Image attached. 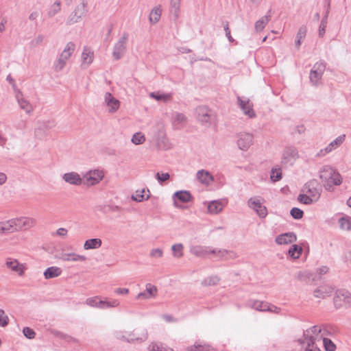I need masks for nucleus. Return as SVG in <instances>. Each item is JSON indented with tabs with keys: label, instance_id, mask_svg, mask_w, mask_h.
Masks as SVG:
<instances>
[{
	"label": "nucleus",
	"instance_id": "54",
	"mask_svg": "<svg viewBox=\"0 0 351 351\" xmlns=\"http://www.w3.org/2000/svg\"><path fill=\"white\" fill-rule=\"evenodd\" d=\"M52 333L55 336H56V337H59L60 339H64V340H65V341H66L68 342H71V341L75 342L76 341V340L74 338H73V337H70V336H69V335H67L66 334H64V333H62L61 332L54 330V331H52Z\"/></svg>",
	"mask_w": 351,
	"mask_h": 351
},
{
	"label": "nucleus",
	"instance_id": "12",
	"mask_svg": "<svg viewBox=\"0 0 351 351\" xmlns=\"http://www.w3.org/2000/svg\"><path fill=\"white\" fill-rule=\"evenodd\" d=\"M14 220L17 232L29 230L36 224V220L29 217L14 218Z\"/></svg>",
	"mask_w": 351,
	"mask_h": 351
},
{
	"label": "nucleus",
	"instance_id": "8",
	"mask_svg": "<svg viewBox=\"0 0 351 351\" xmlns=\"http://www.w3.org/2000/svg\"><path fill=\"white\" fill-rule=\"evenodd\" d=\"M334 306L337 309L351 306V293L346 289L337 290L333 298Z\"/></svg>",
	"mask_w": 351,
	"mask_h": 351
},
{
	"label": "nucleus",
	"instance_id": "16",
	"mask_svg": "<svg viewBox=\"0 0 351 351\" xmlns=\"http://www.w3.org/2000/svg\"><path fill=\"white\" fill-rule=\"evenodd\" d=\"M298 158V153L294 147H287L285 149L282 157V163L283 165H293Z\"/></svg>",
	"mask_w": 351,
	"mask_h": 351
},
{
	"label": "nucleus",
	"instance_id": "31",
	"mask_svg": "<svg viewBox=\"0 0 351 351\" xmlns=\"http://www.w3.org/2000/svg\"><path fill=\"white\" fill-rule=\"evenodd\" d=\"M270 12L271 10H269L264 16L261 18L255 23L254 28L256 32H261L265 28L266 25L269 22L271 17Z\"/></svg>",
	"mask_w": 351,
	"mask_h": 351
},
{
	"label": "nucleus",
	"instance_id": "2",
	"mask_svg": "<svg viewBox=\"0 0 351 351\" xmlns=\"http://www.w3.org/2000/svg\"><path fill=\"white\" fill-rule=\"evenodd\" d=\"M319 173V178L324 182V187L328 191H332L334 186H339L342 182L341 175L331 166H324Z\"/></svg>",
	"mask_w": 351,
	"mask_h": 351
},
{
	"label": "nucleus",
	"instance_id": "53",
	"mask_svg": "<svg viewBox=\"0 0 351 351\" xmlns=\"http://www.w3.org/2000/svg\"><path fill=\"white\" fill-rule=\"evenodd\" d=\"M282 178V172L280 169L273 168L271 171L270 179L273 182L279 181Z\"/></svg>",
	"mask_w": 351,
	"mask_h": 351
},
{
	"label": "nucleus",
	"instance_id": "14",
	"mask_svg": "<svg viewBox=\"0 0 351 351\" xmlns=\"http://www.w3.org/2000/svg\"><path fill=\"white\" fill-rule=\"evenodd\" d=\"M238 105L243 111V113L249 118H254L256 116L253 110V104L248 98L237 96Z\"/></svg>",
	"mask_w": 351,
	"mask_h": 351
},
{
	"label": "nucleus",
	"instance_id": "10",
	"mask_svg": "<svg viewBox=\"0 0 351 351\" xmlns=\"http://www.w3.org/2000/svg\"><path fill=\"white\" fill-rule=\"evenodd\" d=\"M302 191L317 202L320 197L322 188L316 180H311L304 184Z\"/></svg>",
	"mask_w": 351,
	"mask_h": 351
},
{
	"label": "nucleus",
	"instance_id": "47",
	"mask_svg": "<svg viewBox=\"0 0 351 351\" xmlns=\"http://www.w3.org/2000/svg\"><path fill=\"white\" fill-rule=\"evenodd\" d=\"M150 97L155 99L157 101H168L171 98V94H162L160 93H151L149 94Z\"/></svg>",
	"mask_w": 351,
	"mask_h": 351
},
{
	"label": "nucleus",
	"instance_id": "32",
	"mask_svg": "<svg viewBox=\"0 0 351 351\" xmlns=\"http://www.w3.org/2000/svg\"><path fill=\"white\" fill-rule=\"evenodd\" d=\"M180 11V0H171L169 12L173 17V20L176 21L179 18Z\"/></svg>",
	"mask_w": 351,
	"mask_h": 351
},
{
	"label": "nucleus",
	"instance_id": "44",
	"mask_svg": "<svg viewBox=\"0 0 351 351\" xmlns=\"http://www.w3.org/2000/svg\"><path fill=\"white\" fill-rule=\"evenodd\" d=\"M55 125L54 121H38V129L40 130H51Z\"/></svg>",
	"mask_w": 351,
	"mask_h": 351
},
{
	"label": "nucleus",
	"instance_id": "11",
	"mask_svg": "<svg viewBox=\"0 0 351 351\" xmlns=\"http://www.w3.org/2000/svg\"><path fill=\"white\" fill-rule=\"evenodd\" d=\"M104 173L100 169L90 170L86 172L83 178L85 180V184L87 185H95L98 184L104 178Z\"/></svg>",
	"mask_w": 351,
	"mask_h": 351
},
{
	"label": "nucleus",
	"instance_id": "48",
	"mask_svg": "<svg viewBox=\"0 0 351 351\" xmlns=\"http://www.w3.org/2000/svg\"><path fill=\"white\" fill-rule=\"evenodd\" d=\"M298 200L306 205H310L316 202L315 200H313V199L307 194H300L298 197Z\"/></svg>",
	"mask_w": 351,
	"mask_h": 351
},
{
	"label": "nucleus",
	"instance_id": "3",
	"mask_svg": "<svg viewBox=\"0 0 351 351\" xmlns=\"http://www.w3.org/2000/svg\"><path fill=\"white\" fill-rule=\"evenodd\" d=\"M88 13V2L82 0L77 4L66 19V25H71L80 22Z\"/></svg>",
	"mask_w": 351,
	"mask_h": 351
},
{
	"label": "nucleus",
	"instance_id": "15",
	"mask_svg": "<svg viewBox=\"0 0 351 351\" xmlns=\"http://www.w3.org/2000/svg\"><path fill=\"white\" fill-rule=\"evenodd\" d=\"M189 252L195 256L202 258H206L210 252H215L210 247L199 245H191Z\"/></svg>",
	"mask_w": 351,
	"mask_h": 351
},
{
	"label": "nucleus",
	"instance_id": "27",
	"mask_svg": "<svg viewBox=\"0 0 351 351\" xmlns=\"http://www.w3.org/2000/svg\"><path fill=\"white\" fill-rule=\"evenodd\" d=\"M6 266L14 272H16L20 276L24 274L25 267L23 264L19 263L16 259L8 258L5 263Z\"/></svg>",
	"mask_w": 351,
	"mask_h": 351
},
{
	"label": "nucleus",
	"instance_id": "56",
	"mask_svg": "<svg viewBox=\"0 0 351 351\" xmlns=\"http://www.w3.org/2000/svg\"><path fill=\"white\" fill-rule=\"evenodd\" d=\"M290 214L293 218L300 219L302 218L304 212L298 208H293L290 211Z\"/></svg>",
	"mask_w": 351,
	"mask_h": 351
},
{
	"label": "nucleus",
	"instance_id": "26",
	"mask_svg": "<svg viewBox=\"0 0 351 351\" xmlns=\"http://www.w3.org/2000/svg\"><path fill=\"white\" fill-rule=\"evenodd\" d=\"M62 179L70 184L79 186L82 183V178L74 171L66 173L62 176Z\"/></svg>",
	"mask_w": 351,
	"mask_h": 351
},
{
	"label": "nucleus",
	"instance_id": "28",
	"mask_svg": "<svg viewBox=\"0 0 351 351\" xmlns=\"http://www.w3.org/2000/svg\"><path fill=\"white\" fill-rule=\"evenodd\" d=\"M334 288L330 285H322L314 291L313 295L316 298L324 299L328 296H330Z\"/></svg>",
	"mask_w": 351,
	"mask_h": 351
},
{
	"label": "nucleus",
	"instance_id": "50",
	"mask_svg": "<svg viewBox=\"0 0 351 351\" xmlns=\"http://www.w3.org/2000/svg\"><path fill=\"white\" fill-rule=\"evenodd\" d=\"M215 252H210V254L216 255L221 261H227L228 258L226 257L227 255V250L225 249H214L212 248Z\"/></svg>",
	"mask_w": 351,
	"mask_h": 351
},
{
	"label": "nucleus",
	"instance_id": "1",
	"mask_svg": "<svg viewBox=\"0 0 351 351\" xmlns=\"http://www.w3.org/2000/svg\"><path fill=\"white\" fill-rule=\"evenodd\" d=\"M322 332L324 335L326 330L318 326H314L311 328L305 330L303 339L298 340L301 348L294 351H320L312 338L321 339L323 337V335H322Z\"/></svg>",
	"mask_w": 351,
	"mask_h": 351
},
{
	"label": "nucleus",
	"instance_id": "59",
	"mask_svg": "<svg viewBox=\"0 0 351 351\" xmlns=\"http://www.w3.org/2000/svg\"><path fill=\"white\" fill-rule=\"evenodd\" d=\"M104 302V306L106 308H114L117 307L119 305V302L118 300L112 299L110 300H103Z\"/></svg>",
	"mask_w": 351,
	"mask_h": 351
},
{
	"label": "nucleus",
	"instance_id": "20",
	"mask_svg": "<svg viewBox=\"0 0 351 351\" xmlns=\"http://www.w3.org/2000/svg\"><path fill=\"white\" fill-rule=\"evenodd\" d=\"M152 141L160 149H167L170 147V144L165 133H154Z\"/></svg>",
	"mask_w": 351,
	"mask_h": 351
},
{
	"label": "nucleus",
	"instance_id": "36",
	"mask_svg": "<svg viewBox=\"0 0 351 351\" xmlns=\"http://www.w3.org/2000/svg\"><path fill=\"white\" fill-rule=\"evenodd\" d=\"M102 241L100 239H90L86 240L84 243V248L86 250L98 249L101 246Z\"/></svg>",
	"mask_w": 351,
	"mask_h": 351
},
{
	"label": "nucleus",
	"instance_id": "30",
	"mask_svg": "<svg viewBox=\"0 0 351 351\" xmlns=\"http://www.w3.org/2000/svg\"><path fill=\"white\" fill-rule=\"evenodd\" d=\"M196 178L199 182L205 185H209L213 181V176L208 171L204 169L197 172Z\"/></svg>",
	"mask_w": 351,
	"mask_h": 351
},
{
	"label": "nucleus",
	"instance_id": "7",
	"mask_svg": "<svg viewBox=\"0 0 351 351\" xmlns=\"http://www.w3.org/2000/svg\"><path fill=\"white\" fill-rule=\"evenodd\" d=\"M247 306L261 312H270L278 314L280 311V308L271 303L256 300H248L247 302Z\"/></svg>",
	"mask_w": 351,
	"mask_h": 351
},
{
	"label": "nucleus",
	"instance_id": "43",
	"mask_svg": "<svg viewBox=\"0 0 351 351\" xmlns=\"http://www.w3.org/2000/svg\"><path fill=\"white\" fill-rule=\"evenodd\" d=\"M302 252V247L298 245H293L288 251L289 256L293 259H297L300 257Z\"/></svg>",
	"mask_w": 351,
	"mask_h": 351
},
{
	"label": "nucleus",
	"instance_id": "29",
	"mask_svg": "<svg viewBox=\"0 0 351 351\" xmlns=\"http://www.w3.org/2000/svg\"><path fill=\"white\" fill-rule=\"evenodd\" d=\"M296 240L297 237L293 232L284 233L276 238V242L279 245L292 243Z\"/></svg>",
	"mask_w": 351,
	"mask_h": 351
},
{
	"label": "nucleus",
	"instance_id": "34",
	"mask_svg": "<svg viewBox=\"0 0 351 351\" xmlns=\"http://www.w3.org/2000/svg\"><path fill=\"white\" fill-rule=\"evenodd\" d=\"M62 274V269L58 267H48L44 271V276L45 279H51L60 276Z\"/></svg>",
	"mask_w": 351,
	"mask_h": 351
},
{
	"label": "nucleus",
	"instance_id": "4",
	"mask_svg": "<svg viewBox=\"0 0 351 351\" xmlns=\"http://www.w3.org/2000/svg\"><path fill=\"white\" fill-rule=\"evenodd\" d=\"M75 49V45L73 42H69L65 46L64 50L59 55L56 60L54 61L53 67L55 71L60 72L63 70L68 60L71 57Z\"/></svg>",
	"mask_w": 351,
	"mask_h": 351
},
{
	"label": "nucleus",
	"instance_id": "41",
	"mask_svg": "<svg viewBox=\"0 0 351 351\" xmlns=\"http://www.w3.org/2000/svg\"><path fill=\"white\" fill-rule=\"evenodd\" d=\"M306 34V26H301L296 35V39L295 41V45L297 49H299L301 44L302 40L305 38Z\"/></svg>",
	"mask_w": 351,
	"mask_h": 351
},
{
	"label": "nucleus",
	"instance_id": "60",
	"mask_svg": "<svg viewBox=\"0 0 351 351\" xmlns=\"http://www.w3.org/2000/svg\"><path fill=\"white\" fill-rule=\"evenodd\" d=\"M23 335L25 337L29 339H32L35 337V332L29 327H25L23 330Z\"/></svg>",
	"mask_w": 351,
	"mask_h": 351
},
{
	"label": "nucleus",
	"instance_id": "55",
	"mask_svg": "<svg viewBox=\"0 0 351 351\" xmlns=\"http://www.w3.org/2000/svg\"><path fill=\"white\" fill-rule=\"evenodd\" d=\"M145 192V189H142L141 191H139V190L136 191L135 194L132 195V199H133L134 201L138 202H142L144 199Z\"/></svg>",
	"mask_w": 351,
	"mask_h": 351
},
{
	"label": "nucleus",
	"instance_id": "62",
	"mask_svg": "<svg viewBox=\"0 0 351 351\" xmlns=\"http://www.w3.org/2000/svg\"><path fill=\"white\" fill-rule=\"evenodd\" d=\"M149 255L152 258H160L163 255V251L160 248H154L150 251Z\"/></svg>",
	"mask_w": 351,
	"mask_h": 351
},
{
	"label": "nucleus",
	"instance_id": "35",
	"mask_svg": "<svg viewBox=\"0 0 351 351\" xmlns=\"http://www.w3.org/2000/svg\"><path fill=\"white\" fill-rule=\"evenodd\" d=\"M3 234L17 232L14 218L5 221H1Z\"/></svg>",
	"mask_w": 351,
	"mask_h": 351
},
{
	"label": "nucleus",
	"instance_id": "17",
	"mask_svg": "<svg viewBox=\"0 0 351 351\" xmlns=\"http://www.w3.org/2000/svg\"><path fill=\"white\" fill-rule=\"evenodd\" d=\"M188 119L185 114L181 112H176L173 114L172 124L175 130H182L187 125Z\"/></svg>",
	"mask_w": 351,
	"mask_h": 351
},
{
	"label": "nucleus",
	"instance_id": "5",
	"mask_svg": "<svg viewBox=\"0 0 351 351\" xmlns=\"http://www.w3.org/2000/svg\"><path fill=\"white\" fill-rule=\"evenodd\" d=\"M195 116L199 122L202 125H210L215 123L216 114L215 112L206 106H199L195 110Z\"/></svg>",
	"mask_w": 351,
	"mask_h": 351
},
{
	"label": "nucleus",
	"instance_id": "49",
	"mask_svg": "<svg viewBox=\"0 0 351 351\" xmlns=\"http://www.w3.org/2000/svg\"><path fill=\"white\" fill-rule=\"evenodd\" d=\"M339 223L341 229L350 230L351 229V218L341 217L339 220Z\"/></svg>",
	"mask_w": 351,
	"mask_h": 351
},
{
	"label": "nucleus",
	"instance_id": "23",
	"mask_svg": "<svg viewBox=\"0 0 351 351\" xmlns=\"http://www.w3.org/2000/svg\"><path fill=\"white\" fill-rule=\"evenodd\" d=\"M16 99L17 100V102L20 106V108L25 110L26 113L30 114L33 112V107L30 104V103L25 99L22 93L20 90H17L16 93Z\"/></svg>",
	"mask_w": 351,
	"mask_h": 351
},
{
	"label": "nucleus",
	"instance_id": "21",
	"mask_svg": "<svg viewBox=\"0 0 351 351\" xmlns=\"http://www.w3.org/2000/svg\"><path fill=\"white\" fill-rule=\"evenodd\" d=\"M104 100L108 108L109 112L113 113L119 109L120 102L118 99H115L111 93H106Z\"/></svg>",
	"mask_w": 351,
	"mask_h": 351
},
{
	"label": "nucleus",
	"instance_id": "45",
	"mask_svg": "<svg viewBox=\"0 0 351 351\" xmlns=\"http://www.w3.org/2000/svg\"><path fill=\"white\" fill-rule=\"evenodd\" d=\"M219 281L220 278L218 276H211L204 278L202 282V285L204 286H214L217 285Z\"/></svg>",
	"mask_w": 351,
	"mask_h": 351
},
{
	"label": "nucleus",
	"instance_id": "13",
	"mask_svg": "<svg viewBox=\"0 0 351 351\" xmlns=\"http://www.w3.org/2000/svg\"><path fill=\"white\" fill-rule=\"evenodd\" d=\"M247 204L249 207L253 209L260 217L264 218L267 216V208L263 205L259 197H251L248 200Z\"/></svg>",
	"mask_w": 351,
	"mask_h": 351
},
{
	"label": "nucleus",
	"instance_id": "52",
	"mask_svg": "<svg viewBox=\"0 0 351 351\" xmlns=\"http://www.w3.org/2000/svg\"><path fill=\"white\" fill-rule=\"evenodd\" d=\"M145 138L142 133H134L131 141L135 145H140L145 142Z\"/></svg>",
	"mask_w": 351,
	"mask_h": 351
},
{
	"label": "nucleus",
	"instance_id": "61",
	"mask_svg": "<svg viewBox=\"0 0 351 351\" xmlns=\"http://www.w3.org/2000/svg\"><path fill=\"white\" fill-rule=\"evenodd\" d=\"M156 178L160 183H162L169 179L170 175L168 173H160L158 172L156 174Z\"/></svg>",
	"mask_w": 351,
	"mask_h": 351
},
{
	"label": "nucleus",
	"instance_id": "37",
	"mask_svg": "<svg viewBox=\"0 0 351 351\" xmlns=\"http://www.w3.org/2000/svg\"><path fill=\"white\" fill-rule=\"evenodd\" d=\"M62 3L59 0L56 1L47 10V16L48 18H53L61 10Z\"/></svg>",
	"mask_w": 351,
	"mask_h": 351
},
{
	"label": "nucleus",
	"instance_id": "57",
	"mask_svg": "<svg viewBox=\"0 0 351 351\" xmlns=\"http://www.w3.org/2000/svg\"><path fill=\"white\" fill-rule=\"evenodd\" d=\"M45 39V36L43 34H38L34 39L30 42V46L32 47H36L41 45Z\"/></svg>",
	"mask_w": 351,
	"mask_h": 351
},
{
	"label": "nucleus",
	"instance_id": "22",
	"mask_svg": "<svg viewBox=\"0 0 351 351\" xmlns=\"http://www.w3.org/2000/svg\"><path fill=\"white\" fill-rule=\"evenodd\" d=\"M322 328H325L326 330V334H323L324 332H322V335H323V337L321 339H315L313 337V341H315V344L317 346V342L322 341L323 345L325 348V350L326 351H335L336 348V346L335 343L329 339L326 338V336L328 335V330L324 326H320Z\"/></svg>",
	"mask_w": 351,
	"mask_h": 351
},
{
	"label": "nucleus",
	"instance_id": "46",
	"mask_svg": "<svg viewBox=\"0 0 351 351\" xmlns=\"http://www.w3.org/2000/svg\"><path fill=\"white\" fill-rule=\"evenodd\" d=\"M184 245L182 243H176L171 246L173 256L175 258H181L183 256Z\"/></svg>",
	"mask_w": 351,
	"mask_h": 351
},
{
	"label": "nucleus",
	"instance_id": "38",
	"mask_svg": "<svg viewBox=\"0 0 351 351\" xmlns=\"http://www.w3.org/2000/svg\"><path fill=\"white\" fill-rule=\"evenodd\" d=\"M162 10L160 7L154 8L149 14V21L152 24L157 23L161 17Z\"/></svg>",
	"mask_w": 351,
	"mask_h": 351
},
{
	"label": "nucleus",
	"instance_id": "25",
	"mask_svg": "<svg viewBox=\"0 0 351 351\" xmlns=\"http://www.w3.org/2000/svg\"><path fill=\"white\" fill-rule=\"evenodd\" d=\"M93 51L90 48L85 47L82 53V68L86 69L93 62Z\"/></svg>",
	"mask_w": 351,
	"mask_h": 351
},
{
	"label": "nucleus",
	"instance_id": "42",
	"mask_svg": "<svg viewBox=\"0 0 351 351\" xmlns=\"http://www.w3.org/2000/svg\"><path fill=\"white\" fill-rule=\"evenodd\" d=\"M174 196L183 203L189 202L191 199V195L189 191H180L174 193Z\"/></svg>",
	"mask_w": 351,
	"mask_h": 351
},
{
	"label": "nucleus",
	"instance_id": "58",
	"mask_svg": "<svg viewBox=\"0 0 351 351\" xmlns=\"http://www.w3.org/2000/svg\"><path fill=\"white\" fill-rule=\"evenodd\" d=\"M9 321L8 317L5 315L3 309H0V326L5 327L8 325Z\"/></svg>",
	"mask_w": 351,
	"mask_h": 351
},
{
	"label": "nucleus",
	"instance_id": "6",
	"mask_svg": "<svg viewBox=\"0 0 351 351\" xmlns=\"http://www.w3.org/2000/svg\"><path fill=\"white\" fill-rule=\"evenodd\" d=\"M326 64L324 61L317 62L313 66L310 73L309 80L313 86L318 87L322 84V80L326 70Z\"/></svg>",
	"mask_w": 351,
	"mask_h": 351
},
{
	"label": "nucleus",
	"instance_id": "19",
	"mask_svg": "<svg viewBox=\"0 0 351 351\" xmlns=\"http://www.w3.org/2000/svg\"><path fill=\"white\" fill-rule=\"evenodd\" d=\"M345 137V134L338 136L333 141L330 142V144L328 146H326L324 149H321L319 152L317 154V156H324L326 154H328L330 152H332L333 149H335L344 141Z\"/></svg>",
	"mask_w": 351,
	"mask_h": 351
},
{
	"label": "nucleus",
	"instance_id": "33",
	"mask_svg": "<svg viewBox=\"0 0 351 351\" xmlns=\"http://www.w3.org/2000/svg\"><path fill=\"white\" fill-rule=\"evenodd\" d=\"M223 205L221 201L214 200L208 204V212L213 215L218 214L223 210Z\"/></svg>",
	"mask_w": 351,
	"mask_h": 351
},
{
	"label": "nucleus",
	"instance_id": "64",
	"mask_svg": "<svg viewBox=\"0 0 351 351\" xmlns=\"http://www.w3.org/2000/svg\"><path fill=\"white\" fill-rule=\"evenodd\" d=\"M189 351H211L208 346H194L189 348Z\"/></svg>",
	"mask_w": 351,
	"mask_h": 351
},
{
	"label": "nucleus",
	"instance_id": "51",
	"mask_svg": "<svg viewBox=\"0 0 351 351\" xmlns=\"http://www.w3.org/2000/svg\"><path fill=\"white\" fill-rule=\"evenodd\" d=\"M145 291L148 294V295L152 298H155L157 295L158 289L155 285H153L150 283H147L146 285V289Z\"/></svg>",
	"mask_w": 351,
	"mask_h": 351
},
{
	"label": "nucleus",
	"instance_id": "18",
	"mask_svg": "<svg viewBox=\"0 0 351 351\" xmlns=\"http://www.w3.org/2000/svg\"><path fill=\"white\" fill-rule=\"evenodd\" d=\"M253 138L252 133H240L237 140L239 149L242 150L247 149L252 143Z\"/></svg>",
	"mask_w": 351,
	"mask_h": 351
},
{
	"label": "nucleus",
	"instance_id": "9",
	"mask_svg": "<svg viewBox=\"0 0 351 351\" xmlns=\"http://www.w3.org/2000/svg\"><path fill=\"white\" fill-rule=\"evenodd\" d=\"M128 37V33L123 32L118 41L114 44L112 51L114 60H120L124 56L126 52Z\"/></svg>",
	"mask_w": 351,
	"mask_h": 351
},
{
	"label": "nucleus",
	"instance_id": "63",
	"mask_svg": "<svg viewBox=\"0 0 351 351\" xmlns=\"http://www.w3.org/2000/svg\"><path fill=\"white\" fill-rule=\"evenodd\" d=\"M328 21L326 19H322L321 21V23L319 27V36L320 37H323L325 34L326 27L327 25Z\"/></svg>",
	"mask_w": 351,
	"mask_h": 351
},
{
	"label": "nucleus",
	"instance_id": "24",
	"mask_svg": "<svg viewBox=\"0 0 351 351\" xmlns=\"http://www.w3.org/2000/svg\"><path fill=\"white\" fill-rule=\"evenodd\" d=\"M59 259H60L62 261H73V262H84L86 261V257L84 255L77 254L75 253H64L62 252L59 257Z\"/></svg>",
	"mask_w": 351,
	"mask_h": 351
},
{
	"label": "nucleus",
	"instance_id": "40",
	"mask_svg": "<svg viewBox=\"0 0 351 351\" xmlns=\"http://www.w3.org/2000/svg\"><path fill=\"white\" fill-rule=\"evenodd\" d=\"M134 334H129L128 337H126L124 335L119 336L117 335V338L128 341V342H134V341H144L147 338V332L145 331L143 335L140 337H134Z\"/></svg>",
	"mask_w": 351,
	"mask_h": 351
},
{
	"label": "nucleus",
	"instance_id": "39",
	"mask_svg": "<svg viewBox=\"0 0 351 351\" xmlns=\"http://www.w3.org/2000/svg\"><path fill=\"white\" fill-rule=\"evenodd\" d=\"M85 303L91 307L105 308L104 302H103V300H99L97 296L87 298Z\"/></svg>",
	"mask_w": 351,
	"mask_h": 351
}]
</instances>
